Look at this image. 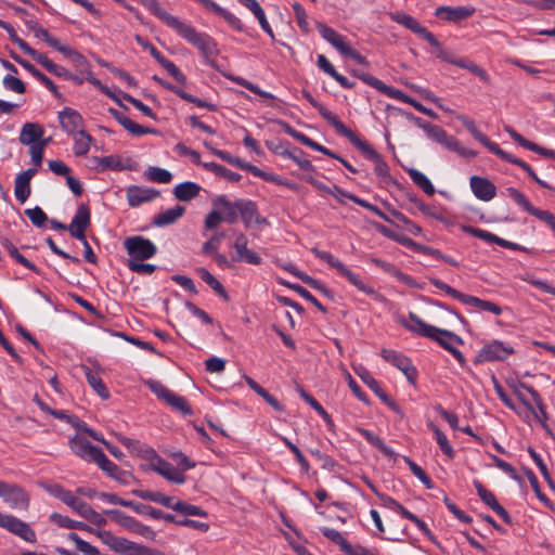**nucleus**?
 I'll list each match as a JSON object with an SVG mask.
<instances>
[{
	"label": "nucleus",
	"mask_w": 555,
	"mask_h": 555,
	"mask_svg": "<svg viewBox=\"0 0 555 555\" xmlns=\"http://www.w3.org/2000/svg\"><path fill=\"white\" fill-rule=\"evenodd\" d=\"M405 463L409 465L412 474L427 488L433 489L434 485L426 472L409 457H404Z\"/></svg>",
	"instance_id": "e2e57ef3"
},
{
	"label": "nucleus",
	"mask_w": 555,
	"mask_h": 555,
	"mask_svg": "<svg viewBox=\"0 0 555 555\" xmlns=\"http://www.w3.org/2000/svg\"><path fill=\"white\" fill-rule=\"evenodd\" d=\"M151 468L163 476L170 482L183 485L186 481V476L179 468L175 467L171 463L165 461L156 453V457L151 460Z\"/></svg>",
	"instance_id": "dca6fc26"
},
{
	"label": "nucleus",
	"mask_w": 555,
	"mask_h": 555,
	"mask_svg": "<svg viewBox=\"0 0 555 555\" xmlns=\"http://www.w3.org/2000/svg\"><path fill=\"white\" fill-rule=\"evenodd\" d=\"M57 118L62 129L68 135H76L78 132L83 131V118L76 109L65 107L59 112Z\"/></svg>",
	"instance_id": "a211bd4d"
},
{
	"label": "nucleus",
	"mask_w": 555,
	"mask_h": 555,
	"mask_svg": "<svg viewBox=\"0 0 555 555\" xmlns=\"http://www.w3.org/2000/svg\"><path fill=\"white\" fill-rule=\"evenodd\" d=\"M413 119L415 120L416 126L423 129L425 133L428 135V138L433 139L439 144H441L443 139H446L447 131L441 127L423 120L420 117H413Z\"/></svg>",
	"instance_id": "37998d69"
},
{
	"label": "nucleus",
	"mask_w": 555,
	"mask_h": 555,
	"mask_svg": "<svg viewBox=\"0 0 555 555\" xmlns=\"http://www.w3.org/2000/svg\"><path fill=\"white\" fill-rule=\"evenodd\" d=\"M441 145H443L446 149L453 151L457 153L461 156L464 157H475L476 153L472 150H468L462 145V143L454 137L446 134V139H443Z\"/></svg>",
	"instance_id": "6e6d98bb"
},
{
	"label": "nucleus",
	"mask_w": 555,
	"mask_h": 555,
	"mask_svg": "<svg viewBox=\"0 0 555 555\" xmlns=\"http://www.w3.org/2000/svg\"><path fill=\"white\" fill-rule=\"evenodd\" d=\"M289 288H292L294 292H296L300 297L305 298L309 302H311L319 311L326 313L327 309L304 286L299 284H285Z\"/></svg>",
	"instance_id": "052dcab7"
},
{
	"label": "nucleus",
	"mask_w": 555,
	"mask_h": 555,
	"mask_svg": "<svg viewBox=\"0 0 555 555\" xmlns=\"http://www.w3.org/2000/svg\"><path fill=\"white\" fill-rule=\"evenodd\" d=\"M503 195L513 199L520 208L534 216L542 222H545L552 214L548 210H542L534 207L524 193L513 186L507 188L505 192H503Z\"/></svg>",
	"instance_id": "f3484780"
},
{
	"label": "nucleus",
	"mask_w": 555,
	"mask_h": 555,
	"mask_svg": "<svg viewBox=\"0 0 555 555\" xmlns=\"http://www.w3.org/2000/svg\"><path fill=\"white\" fill-rule=\"evenodd\" d=\"M380 357L386 362L390 363L398 370H401V367H403L406 364V362L410 361V359L406 356H404L403 353L396 351L393 349H387V348H383L380 350Z\"/></svg>",
	"instance_id": "864d4df0"
},
{
	"label": "nucleus",
	"mask_w": 555,
	"mask_h": 555,
	"mask_svg": "<svg viewBox=\"0 0 555 555\" xmlns=\"http://www.w3.org/2000/svg\"><path fill=\"white\" fill-rule=\"evenodd\" d=\"M320 530L325 538H327L331 542L339 546V548L343 552H349L351 551L352 547H354L345 539L343 533H340L336 529L322 527Z\"/></svg>",
	"instance_id": "8fccbe9b"
},
{
	"label": "nucleus",
	"mask_w": 555,
	"mask_h": 555,
	"mask_svg": "<svg viewBox=\"0 0 555 555\" xmlns=\"http://www.w3.org/2000/svg\"><path fill=\"white\" fill-rule=\"evenodd\" d=\"M203 167L211 172H214L217 176L223 177L224 179L232 181V182H238L242 178V176L237 172L231 171L228 168L223 167L220 164L217 163H204Z\"/></svg>",
	"instance_id": "5fc2aeb1"
},
{
	"label": "nucleus",
	"mask_w": 555,
	"mask_h": 555,
	"mask_svg": "<svg viewBox=\"0 0 555 555\" xmlns=\"http://www.w3.org/2000/svg\"><path fill=\"white\" fill-rule=\"evenodd\" d=\"M248 240L244 233H240L234 242L236 256L233 258L235 261H245L249 264L259 266L262 261L261 257L247 247Z\"/></svg>",
	"instance_id": "5701e85b"
},
{
	"label": "nucleus",
	"mask_w": 555,
	"mask_h": 555,
	"mask_svg": "<svg viewBox=\"0 0 555 555\" xmlns=\"http://www.w3.org/2000/svg\"><path fill=\"white\" fill-rule=\"evenodd\" d=\"M96 535L112 551L121 555H156V551L145 545L132 542L126 538L117 537L109 531H96Z\"/></svg>",
	"instance_id": "0eeeda50"
},
{
	"label": "nucleus",
	"mask_w": 555,
	"mask_h": 555,
	"mask_svg": "<svg viewBox=\"0 0 555 555\" xmlns=\"http://www.w3.org/2000/svg\"><path fill=\"white\" fill-rule=\"evenodd\" d=\"M311 253L319 258L320 260L326 262L331 268L337 270V272L347 279L349 283L356 286L359 291L363 292L366 295L375 294V291L366 285L359 274L352 272L348 267H346L338 258L332 255L330 251L321 250L319 248L313 247Z\"/></svg>",
	"instance_id": "423d86ee"
},
{
	"label": "nucleus",
	"mask_w": 555,
	"mask_h": 555,
	"mask_svg": "<svg viewBox=\"0 0 555 555\" xmlns=\"http://www.w3.org/2000/svg\"><path fill=\"white\" fill-rule=\"evenodd\" d=\"M410 179L427 195H434L436 190L431 181L420 170L411 168L408 170Z\"/></svg>",
	"instance_id": "de8ad7c7"
},
{
	"label": "nucleus",
	"mask_w": 555,
	"mask_h": 555,
	"mask_svg": "<svg viewBox=\"0 0 555 555\" xmlns=\"http://www.w3.org/2000/svg\"><path fill=\"white\" fill-rule=\"evenodd\" d=\"M318 29L321 36L332 46H334L340 53L344 51V49H346L348 43L345 41V38L333 28L320 23L318 25Z\"/></svg>",
	"instance_id": "79ce46f5"
},
{
	"label": "nucleus",
	"mask_w": 555,
	"mask_h": 555,
	"mask_svg": "<svg viewBox=\"0 0 555 555\" xmlns=\"http://www.w3.org/2000/svg\"><path fill=\"white\" fill-rule=\"evenodd\" d=\"M266 145L271 152H273L284 158H289L293 162H295L302 170H306V171H314L315 170L312 163L307 158L305 152L298 147H291L288 142L283 143V142L267 141Z\"/></svg>",
	"instance_id": "9b49d317"
},
{
	"label": "nucleus",
	"mask_w": 555,
	"mask_h": 555,
	"mask_svg": "<svg viewBox=\"0 0 555 555\" xmlns=\"http://www.w3.org/2000/svg\"><path fill=\"white\" fill-rule=\"evenodd\" d=\"M400 323L408 331L417 334L418 336L430 338L439 344L443 349L449 351L460 363H464L465 358L463 353L454 347V345H462V338L453 332L436 327L424 322L416 313L409 312V321L405 319L400 320Z\"/></svg>",
	"instance_id": "f257e3e1"
},
{
	"label": "nucleus",
	"mask_w": 555,
	"mask_h": 555,
	"mask_svg": "<svg viewBox=\"0 0 555 555\" xmlns=\"http://www.w3.org/2000/svg\"><path fill=\"white\" fill-rule=\"evenodd\" d=\"M128 450L132 454L141 456L145 460H153L154 457H156V451L153 448L146 444H142L139 440L135 439L132 441V444H130Z\"/></svg>",
	"instance_id": "338daca9"
},
{
	"label": "nucleus",
	"mask_w": 555,
	"mask_h": 555,
	"mask_svg": "<svg viewBox=\"0 0 555 555\" xmlns=\"http://www.w3.org/2000/svg\"><path fill=\"white\" fill-rule=\"evenodd\" d=\"M521 280L544 293L555 296V287L554 286L550 285L546 281L535 278L531 273H525L521 276Z\"/></svg>",
	"instance_id": "69168bd1"
},
{
	"label": "nucleus",
	"mask_w": 555,
	"mask_h": 555,
	"mask_svg": "<svg viewBox=\"0 0 555 555\" xmlns=\"http://www.w3.org/2000/svg\"><path fill=\"white\" fill-rule=\"evenodd\" d=\"M69 447L76 455L87 462L95 463L98 454L102 452L99 447L91 444L88 440L80 437L70 439Z\"/></svg>",
	"instance_id": "b1692460"
},
{
	"label": "nucleus",
	"mask_w": 555,
	"mask_h": 555,
	"mask_svg": "<svg viewBox=\"0 0 555 555\" xmlns=\"http://www.w3.org/2000/svg\"><path fill=\"white\" fill-rule=\"evenodd\" d=\"M238 216H241L246 228H249L253 222L256 224L267 223V219L258 215L256 204L249 199L242 198Z\"/></svg>",
	"instance_id": "bb28decb"
},
{
	"label": "nucleus",
	"mask_w": 555,
	"mask_h": 555,
	"mask_svg": "<svg viewBox=\"0 0 555 555\" xmlns=\"http://www.w3.org/2000/svg\"><path fill=\"white\" fill-rule=\"evenodd\" d=\"M462 122L464 128L474 137V139L485 145L488 150L494 143L490 141L489 138L477 128L474 120L463 118Z\"/></svg>",
	"instance_id": "4d7b16f0"
},
{
	"label": "nucleus",
	"mask_w": 555,
	"mask_h": 555,
	"mask_svg": "<svg viewBox=\"0 0 555 555\" xmlns=\"http://www.w3.org/2000/svg\"><path fill=\"white\" fill-rule=\"evenodd\" d=\"M429 427L431 428V430L434 431V435H435V439H436V442L437 444L439 446L441 452L449 459V460H453L454 456H455V451L452 447V444L450 443L448 437L446 436L444 433H442L438 427H436L435 425L430 424Z\"/></svg>",
	"instance_id": "3c124183"
},
{
	"label": "nucleus",
	"mask_w": 555,
	"mask_h": 555,
	"mask_svg": "<svg viewBox=\"0 0 555 555\" xmlns=\"http://www.w3.org/2000/svg\"><path fill=\"white\" fill-rule=\"evenodd\" d=\"M0 498L12 509L27 511L29 508V493L16 483H10L0 480Z\"/></svg>",
	"instance_id": "1a4fd4ad"
},
{
	"label": "nucleus",
	"mask_w": 555,
	"mask_h": 555,
	"mask_svg": "<svg viewBox=\"0 0 555 555\" xmlns=\"http://www.w3.org/2000/svg\"><path fill=\"white\" fill-rule=\"evenodd\" d=\"M159 192L152 188L130 185L126 189V198L130 207H139L143 203L153 201Z\"/></svg>",
	"instance_id": "6ab92c4d"
},
{
	"label": "nucleus",
	"mask_w": 555,
	"mask_h": 555,
	"mask_svg": "<svg viewBox=\"0 0 555 555\" xmlns=\"http://www.w3.org/2000/svg\"><path fill=\"white\" fill-rule=\"evenodd\" d=\"M359 75H357V79H361L363 82L367 83L369 86L375 88L376 90L393 95L396 98H399L402 93L398 90H392L390 87H387L383 81L375 78L371 72H358Z\"/></svg>",
	"instance_id": "a19ab883"
},
{
	"label": "nucleus",
	"mask_w": 555,
	"mask_h": 555,
	"mask_svg": "<svg viewBox=\"0 0 555 555\" xmlns=\"http://www.w3.org/2000/svg\"><path fill=\"white\" fill-rule=\"evenodd\" d=\"M246 384L253 389L258 396H260L275 411L283 412L284 405H282L271 393H269L263 387L255 382L249 376H244Z\"/></svg>",
	"instance_id": "ea45409f"
},
{
	"label": "nucleus",
	"mask_w": 555,
	"mask_h": 555,
	"mask_svg": "<svg viewBox=\"0 0 555 555\" xmlns=\"http://www.w3.org/2000/svg\"><path fill=\"white\" fill-rule=\"evenodd\" d=\"M24 214L27 216L30 222L37 228H42L48 221L47 214L39 206L25 209Z\"/></svg>",
	"instance_id": "774afa93"
},
{
	"label": "nucleus",
	"mask_w": 555,
	"mask_h": 555,
	"mask_svg": "<svg viewBox=\"0 0 555 555\" xmlns=\"http://www.w3.org/2000/svg\"><path fill=\"white\" fill-rule=\"evenodd\" d=\"M176 31L201 51L202 55L206 59V65L219 69L220 65L216 61L218 54L217 44L210 36L196 31L194 27L183 22Z\"/></svg>",
	"instance_id": "20e7f679"
},
{
	"label": "nucleus",
	"mask_w": 555,
	"mask_h": 555,
	"mask_svg": "<svg viewBox=\"0 0 555 555\" xmlns=\"http://www.w3.org/2000/svg\"><path fill=\"white\" fill-rule=\"evenodd\" d=\"M520 387H522V389L527 390L531 395V397L537 405L538 410H535L533 408V412H531V413L534 415V417L540 423H545L547 421L546 408H545V404L543 403L542 398L539 395V392L532 386H529L526 384H520Z\"/></svg>",
	"instance_id": "a18cd8bd"
},
{
	"label": "nucleus",
	"mask_w": 555,
	"mask_h": 555,
	"mask_svg": "<svg viewBox=\"0 0 555 555\" xmlns=\"http://www.w3.org/2000/svg\"><path fill=\"white\" fill-rule=\"evenodd\" d=\"M390 18L411 31L415 33L418 37L426 40L431 47L437 49L436 56L443 60L450 65L461 67L463 69H479L468 59L456 56L453 53L446 51L441 48L436 37L422 26L414 17L405 13H391Z\"/></svg>",
	"instance_id": "f03ea898"
},
{
	"label": "nucleus",
	"mask_w": 555,
	"mask_h": 555,
	"mask_svg": "<svg viewBox=\"0 0 555 555\" xmlns=\"http://www.w3.org/2000/svg\"><path fill=\"white\" fill-rule=\"evenodd\" d=\"M222 73L224 74V76L228 79L243 86L245 89H248L249 91H251L253 93L258 95L260 103L264 104L266 106H270L273 108H281L282 105L284 104V102L282 100H280L272 93L260 89L257 85L249 82L240 76L234 75L232 72H222Z\"/></svg>",
	"instance_id": "2eb2a0df"
},
{
	"label": "nucleus",
	"mask_w": 555,
	"mask_h": 555,
	"mask_svg": "<svg viewBox=\"0 0 555 555\" xmlns=\"http://www.w3.org/2000/svg\"><path fill=\"white\" fill-rule=\"evenodd\" d=\"M430 284H433L436 288L443 291L449 296L453 297L454 299H457L464 305V300L467 297V294L461 293L457 289L451 287L447 283L442 282L441 280L437 278H430L429 279Z\"/></svg>",
	"instance_id": "680f3d73"
},
{
	"label": "nucleus",
	"mask_w": 555,
	"mask_h": 555,
	"mask_svg": "<svg viewBox=\"0 0 555 555\" xmlns=\"http://www.w3.org/2000/svg\"><path fill=\"white\" fill-rule=\"evenodd\" d=\"M513 353L514 349L509 344L500 340H492L483 345L478 351L475 363L503 361Z\"/></svg>",
	"instance_id": "f8f14e48"
},
{
	"label": "nucleus",
	"mask_w": 555,
	"mask_h": 555,
	"mask_svg": "<svg viewBox=\"0 0 555 555\" xmlns=\"http://www.w3.org/2000/svg\"><path fill=\"white\" fill-rule=\"evenodd\" d=\"M73 137L75 140L73 147L74 154L76 156H85L90 150V145L93 141V138L90 134H88L85 130L78 132L76 135Z\"/></svg>",
	"instance_id": "603ef678"
},
{
	"label": "nucleus",
	"mask_w": 555,
	"mask_h": 555,
	"mask_svg": "<svg viewBox=\"0 0 555 555\" xmlns=\"http://www.w3.org/2000/svg\"><path fill=\"white\" fill-rule=\"evenodd\" d=\"M0 528L29 543H35L37 540L36 532L27 522L10 514L0 513Z\"/></svg>",
	"instance_id": "ddd939ff"
},
{
	"label": "nucleus",
	"mask_w": 555,
	"mask_h": 555,
	"mask_svg": "<svg viewBox=\"0 0 555 555\" xmlns=\"http://www.w3.org/2000/svg\"><path fill=\"white\" fill-rule=\"evenodd\" d=\"M111 115L132 135L141 137L144 134H155L157 130L154 128L143 127L133 120H131L127 115L118 109L111 108Z\"/></svg>",
	"instance_id": "393cba45"
},
{
	"label": "nucleus",
	"mask_w": 555,
	"mask_h": 555,
	"mask_svg": "<svg viewBox=\"0 0 555 555\" xmlns=\"http://www.w3.org/2000/svg\"><path fill=\"white\" fill-rule=\"evenodd\" d=\"M129 504H130V506H128V508H131L132 511H134L135 513H138L140 515L149 516L153 519H163L167 522L175 521V516L172 514L164 513L162 509L154 508L151 505L137 503L133 501H130Z\"/></svg>",
	"instance_id": "7c9ffc66"
},
{
	"label": "nucleus",
	"mask_w": 555,
	"mask_h": 555,
	"mask_svg": "<svg viewBox=\"0 0 555 555\" xmlns=\"http://www.w3.org/2000/svg\"><path fill=\"white\" fill-rule=\"evenodd\" d=\"M173 511L188 516H199L206 517L207 513L199 506L189 504L184 501L177 500L173 506Z\"/></svg>",
	"instance_id": "13d9d810"
},
{
	"label": "nucleus",
	"mask_w": 555,
	"mask_h": 555,
	"mask_svg": "<svg viewBox=\"0 0 555 555\" xmlns=\"http://www.w3.org/2000/svg\"><path fill=\"white\" fill-rule=\"evenodd\" d=\"M196 273L220 297H222L224 300H229L228 293L223 285L207 269L199 267L196 269Z\"/></svg>",
	"instance_id": "c03bdc74"
},
{
	"label": "nucleus",
	"mask_w": 555,
	"mask_h": 555,
	"mask_svg": "<svg viewBox=\"0 0 555 555\" xmlns=\"http://www.w3.org/2000/svg\"><path fill=\"white\" fill-rule=\"evenodd\" d=\"M464 305L475 307L482 311L491 312L494 315H501L503 311L499 305L472 295H467L466 299L464 300Z\"/></svg>",
	"instance_id": "49530a36"
},
{
	"label": "nucleus",
	"mask_w": 555,
	"mask_h": 555,
	"mask_svg": "<svg viewBox=\"0 0 555 555\" xmlns=\"http://www.w3.org/2000/svg\"><path fill=\"white\" fill-rule=\"evenodd\" d=\"M91 223V211L88 205L80 204L68 227L69 234L83 245V257L90 263L96 262V256L87 241L86 231Z\"/></svg>",
	"instance_id": "39448f33"
},
{
	"label": "nucleus",
	"mask_w": 555,
	"mask_h": 555,
	"mask_svg": "<svg viewBox=\"0 0 555 555\" xmlns=\"http://www.w3.org/2000/svg\"><path fill=\"white\" fill-rule=\"evenodd\" d=\"M43 133L44 130L40 125L26 122L21 129L18 140L23 145L33 146V144L39 143L38 141L41 140Z\"/></svg>",
	"instance_id": "c85d7f7f"
},
{
	"label": "nucleus",
	"mask_w": 555,
	"mask_h": 555,
	"mask_svg": "<svg viewBox=\"0 0 555 555\" xmlns=\"http://www.w3.org/2000/svg\"><path fill=\"white\" fill-rule=\"evenodd\" d=\"M104 513L112 516L113 519H115L129 531L134 532L147 540H154L156 537V532L150 526L140 522L135 518L126 515L119 509H107Z\"/></svg>",
	"instance_id": "4468645a"
},
{
	"label": "nucleus",
	"mask_w": 555,
	"mask_h": 555,
	"mask_svg": "<svg viewBox=\"0 0 555 555\" xmlns=\"http://www.w3.org/2000/svg\"><path fill=\"white\" fill-rule=\"evenodd\" d=\"M50 520L62 528L86 530V531L92 532V533H96V531H98L82 521H77V520L70 519L69 517L64 516L59 513H52L50 515Z\"/></svg>",
	"instance_id": "4c0bfd02"
},
{
	"label": "nucleus",
	"mask_w": 555,
	"mask_h": 555,
	"mask_svg": "<svg viewBox=\"0 0 555 555\" xmlns=\"http://www.w3.org/2000/svg\"><path fill=\"white\" fill-rule=\"evenodd\" d=\"M83 372L88 384L94 391L104 400L109 398V391L103 383L100 374L92 371L90 367L83 366Z\"/></svg>",
	"instance_id": "58836bf2"
},
{
	"label": "nucleus",
	"mask_w": 555,
	"mask_h": 555,
	"mask_svg": "<svg viewBox=\"0 0 555 555\" xmlns=\"http://www.w3.org/2000/svg\"><path fill=\"white\" fill-rule=\"evenodd\" d=\"M475 12V9L466 8V7H439L436 9L435 15L441 18H444L450 22H461L463 20L468 18Z\"/></svg>",
	"instance_id": "a878e982"
},
{
	"label": "nucleus",
	"mask_w": 555,
	"mask_h": 555,
	"mask_svg": "<svg viewBox=\"0 0 555 555\" xmlns=\"http://www.w3.org/2000/svg\"><path fill=\"white\" fill-rule=\"evenodd\" d=\"M242 198L234 202L230 201L227 195H218L212 201V210L205 218L204 225L206 230L217 229L221 222L230 224L238 220Z\"/></svg>",
	"instance_id": "7ed1b4c3"
},
{
	"label": "nucleus",
	"mask_w": 555,
	"mask_h": 555,
	"mask_svg": "<svg viewBox=\"0 0 555 555\" xmlns=\"http://www.w3.org/2000/svg\"><path fill=\"white\" fill-rule=\"evenodd\" d=\"M1 245L7 249L9 255L17 261L20 264L24 266L25 268L38 273L37 267L30 262L27 258H25L17 249L16 246H14L8 238H1Z\"/></svg>",
	"instance_id": "09e8293b"
},
{
	"label": "nucleus",
	"mask_w": 555,
	"mask_h": 555,
	"mask_svg": "<svg viewBox=\"0 0 555 555\" xmlns=\"http://www.w3.org/2000/svg\"><path fill=\"white\" fill-rule=\"evenodd\" d=\"M144 4L155 16H157L159 20L166 23L167 26L175 30L182 23L178 17L165 11L156 0H146Z\"/></svg>",
	"instance_id": "72a5a7b5"
},
{
	"label": "nucleus",
	"mask_w": 555,
	"mask_h": 555,
	"mask_svg": "<svg viewBox=\"0 0 555 555\" xmlns=\"http://www.w3.org/2000/svg\"><path fill=\"white\" fill-rule=\"evenodd\" d=\"M95 463L109 477L114 478L117 481H125L124 477L127 476V473L121 470L115 463L109 461L103 451L100 454H98Z\"/></svg>",
	"instance_id": "c9c22d12"
},
{
	"label": "nucleus",
	"mask_w": 555,
	"mask_h": 555,
	"mask_svg": "<svg viewBox=\"0 0 555 555\" xmlns=\"http://www.w3.org/2000/svg\"><path fill=\"white\" fill-rule=\"evenodd\" d=\"M184 211L185 208L180 205L168 208L154 217L153 224L156 227L170 225L175 223L178 219H180L183 216Z\"/></svg>",
	"instance_id": "473e14b6"
},
{
	"label": "nucleus",
	"mask_w": 555,
	"mask_h": 555,
	"mask_svg": "<svg viewBox=\"0 0 555 555\" xmlns=\"http://www.w3.org/2000/svg\"><path fill=\"white\" fill-rule=\"evenodd\" d=\"M131 493L142 500L158 503L171 509H173L175 503L177 501L173 496L165 495L159 491L135 489L132 490Z\"/></svg>",
	"instance_id": "2f4dec72"
},
{
	"label": "nucleus",
	"mask_w": 555,
	"mask_h": 555,
	"mask_svg": "<svg viewBox=\"0 0 555 555\" xmlns=\"http://www.w3.org/2000/svg\"><path fill=\"white\" fill-rule=\"evenodd\" d=\"M349 134H344L343 137L347 138L352 145L359 149L365 158L372 160L374 166L375 175L383 181L388 182L391 180L389 173V167L384 162L382 156L365 141L361 140L352 130L348 129Z\"/></svg>",
	"instance_id": "6e6552de"
},
{
	"label": "nucleus",
	"mask_w": 555,
	"mask_h": 555,
	"mask_svg": "<svg viewBox=\"0 0 555 555\" xmlns=\"http://www.w3.org/2000/svg\"><path fill=\"white\" fill-rule=\"evenodd\" d=\"M145 175L149 180L157 183H169L172 179L170 171L155 166L149 167Z\"/></svg>",
	"instance_id": "bf43d9fd"
},
{
	"label": "nucleus",
	"mask_w": 555,
	"mask_h": 555,
	"mask_svg": "<svg viewBox=\"0 0 555 555\" xmlns=\"http://www.w3.org/2000/svg\"><path fill=\"white\" fill-rule=\"evenodd\" d=\"M165 86H166L167 89H169L172 92H175L178 96H180L181 99H183L186 102L195 104L197 107L206 108V109H208L210 112L217 111V105L216 104L207 102V101L202 100L199 98H196V96L185 92L180 87H177V86H175L172 83H166Z\"/></svg>",
	"instance_id": "e433bc0d"
},
{
	"label": "nucleus",
	"mask_w": 555,
	"mask_h": 555,
	"mask_svg": "<svg viewBox=\"0 0 555 555\" xmlns=\"http://www.w3.org/2000/svg\"><path fill=\"white\" fill-rule=\"evenodd\" d=\"M37 168H28L18 173L14 181V195L17 202L24 204L31 194L30 181L36 176Z\"/></svg>",
	"instance_id": "aec40b11"
},
{
	"label": "nucleus",
	"mask_w": 555,
	"mask_h": 555,
	"mask_svg": "<svg viewBox=\"0 0 555 555\" xmlns=\"http://www.w3.org/2000/svg\"><path fill=\"white\" fill-rule=\"evenodd\" d=\"M302 95L305 96V99H307L309 101V103L315 109H318V112L322 116V118L325 119L332 127H334V129L336 130V132L338 134H340V135L349 134L348 133L349 128H347L334 113H332L330 109H327L325 106H323L320 102H318L310 94V92L304 90Z\"/></svg>",
	"instance_id": "412c9836"
},
{
	"label": "nucleus",
	"mask_w": 555,
	"mask_h": 555,
	"mask_svg": "<svg viewBox=\"0 0 555 555\" xmlns=\"http://www.w3.org/2000/svg\"><path fill=\"white\" fill-rule=\"evenodd\" d=\"M506 131L509 134V137L516 143H518L520 146H522L524 149H527V150H529L531 152L538 153L541 156L555 159V151L554 150H547L545 147H542V146H540V145H538V144L527 140L526 138H524L520 133H518L513 128H506Z\"/></svg>",
	"instance_id": "cd10ccee"
},
{
	"label": "nucleus",
	"mask_w": 555,
	"mask_h": 555,
	"mask_svg": "<svg viewBox=\"0 0 555 555\" xmlns=\"http://www.w3.org/2000/svg\"><path fill=\"white\" fill-rule=\"evenodd\" d=\"M463 231L487 243H493L499 245L500 236L483 229L466 225L463 228Z\"/></svg>",
	"instance_id": "0e129e2a"
},
{
	"label": "nucleus",
	"mask_w": 555,
	"mask_h": 555,
	"mask_svg": "<svg viewBox=\"0 0 555 555\" xmlns=\"http://www.w3.org/2000/svg\"><path fill=\"white\" fill-rule=\"evenodd\" d=\"M124 247L129 255V260H146L157 253L156 245L149 238L141 235L128 236L124 241Z\"/></svg>",
	"instance_id": "9d476101"
},
{
	"label": "nucleus",
	"mask_w": 555,
	"mask_h": 555,
	"mask_svg": "<svg viewBox=\"0 0 555 555\" xmlns=\"http://www.w3.org/2000/svg\"><path fill=\"white\" fill-rule=\"evenodd\" d=\"M469 185L473 194L480 201L489 202L496 195L495 185L486 178L473 176L469 179Z\"/></svg>",
	"instance_id": "4be33fe9"
},
{
	"label": "nucleus",
	"mask_w": 555,
	"mask_h": 555,
	"mask_svg": "<svg viewBox=\"0 0 555 555\" xmlns=\"http://www.w3.org/2000/svg\"><path fill=\"white\" fill-rule=\"evenodd\" d=\"M96 163L100 170L109 169L115 171H122L132 169L131 159H124L119 155H108L100 157L96 159Z\"/></svg>",
	"instance_id": "c756f323"
},
{
	"label": "nucleus",
	"mask_w": 555,
	"mask_h": 555,
	"mask_svg": "<svg viewBox=\"0 0 555 555\" xmlns=\"http://www.w3.org/2000/svg\"><path fill=\"white\" fill-rule=\"evenodd\" d=\"M202 188L192 181L179 183L173 189V195L178 201L189 202L197 197Z\"/></svg>",
	"instance_id": "f704fd0d"
}]
</instances>
